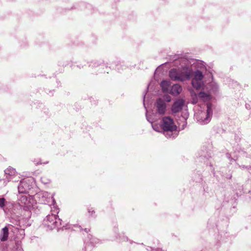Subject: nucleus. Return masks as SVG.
<instances>
[{"label":"nucleus","instance_id":"7","mask_svg":"<svg viewBox=\"0 0 251 251\" xmlns=\"http://www.w3.org/2000/svg\"><path fill=\"white\" fill-rule=\"evenodd\" d=\"M55 216L52 215H49L47 217L46 219L45 220V224L48 226H52L55 223Z\"/></svg>","mask_w":251,"mask_h":251},{"label":"nucleus","instance_id":"9","mask_svg":"<svg viewBox=\"0 0 251 251\" xmlns=\"http://www.w3.org/2000/svg\"><path fill=\"white\" fill-rule=\"evenodd\" d=\"M192 84L193 86L196 89H199L202 85V82L201 80H197L196 79H192Z\"/></svg>","mask_w":251,"mask_h":251},{"label":"nucleus","instance_id":"13","mask_svg":"<svg viewBox=\"0 0 251 251\" xmlns=\"http://www.w3.org/2000/svg\"><path fill=\"white\" fill-rule=\"evenodd\" d=\"M88 211L91 216H93V215L95 213V211L93 207L89 208L88 209Z\"/></svg>","mask_w":251,"mask_h":251},{"label":"nucleus","instance_id":"11","mask_svg":"<svg viewBox=\"0 0 251 251\" xmlns=\"http://www.w3.org/2000/svg\"><path fill=\"white\" fill-rule=\"evenodd\" d=\"M199 97L204 100H207L209 99L210 96L204 92H201L199 93Z\"/></svg>","mask_w":251,"mask_h":251},{"label":"nucleus","instance_id":"2","mask_svg":"<svg viewBox=\"0 0 251 251\" xmlns=\"http://www.w3.org/2000/svg\"><path fill=\"white\" fill-rule=\"evenodd\" d=\"M169 76L173 80L184 81L190 77L189 73H180L176 69H172L169 72Z\"/></svg>","mask_w":251,"mask_h":251},{"label":"nucleus","instance_id":"15","mask_svg":"<svg viewBox=\"0 0 251 251\" xmlns=\"http://www.w3.org/2000/svg\"><path fill=\"white\" fill-rule=\"evenodd\" d=\"M165 99L167 102H170L171 100V97L169 95L165 96Z\"/></svg>","mask_w":251,"mask_h":251},{"label":"nucleus","instance_id":"10","mask_svg":"<svg viewBox=\"0 0 251 251\" xmlns=\"http://www.w3.org/2000/svg\"><path fill=\"white\" fill-rule=\"evenodd\" d=\"M203 78V75L202 74V73L199 71L197 70L194 73V77L193 78V79H196L197 80H202Z\"/></svg>","mask_w":251,"mask_h":251},{"label":"nucleus","instance_id":"8","mask_svg":"<svg viewBox=\"0 0 251 251\" xmlns=\"http://www.w3.org/2000/svg\"><path fill=\"white\" fill-rule=\"evenodd\" d=\"M171 83L170 81L163 80L161 82L160 85L162 88V90L164 92H168L169 90V88Z\"/></svg>","mask_w":251,"mask_h":251},{"label":"nucleus","instance_id":"3","mask_svg":"<svg viewBox=\"0 0 251 251\" xmlns=\"http://www.w3.org/2000/svg\"><path fill=\"white\" fill-rule=\"evenodd\" d=\"M156 107L157 111L159 114L163 115L165 114L166 108V104L163 100L159 99L157 100L156 102Z\"/></svg>","mask_w":251,"mask_h":251},{"label":"nucleus","instance_id":"5","mask_svg":"<svg viewBox=\"0 0 251 251\" xmlns=\"http://www.w3.org/2000/svg\"><path fill=\"white\" fill-rule=\"evenodd\" d=\"M9 236V230L7 226L3 228L0 231V239L2 242L6 241L8 240Z\"/></svg>","mask_w":251,"mask_h":251},{"label":"nucleus","instance_id":"14","mask_svg":"<svg viewBox=\"0 0 251 251\" xmlns=\"http://www.w3.org/2000/svg\"><path fill=\"white\" fill-rule=\"evenodd\" d=\"M5 199L4 198H0V206L3 207L4 206Z\"/></svg>","mask_w":251,"mask_h":251},{"label":"nucleus","instance_id":"6","mask_svg":"<svg viewBox=\"0 0 251 251\" xmlns=\"http://www.w3.org/2000/svg\"><path fill=\"white\" fill-rule=\"evenodd\" d=\"M181 91L182 88L180 85L176 84L172 86L170 93L173 95L177 96L181 93Z\"/></svg>","mask_w":251,"mask_h":251},{"label":"nucleus","instance_id":"1","mask_svg":"<svg viewBox=\"0 0 251 251\" xmlns=\"http://www.w3.org/2000/svg\"><path fill=\"white\" fill-rule=\"evenodd\" d=\"M161 127L164 131L173 132L176 130L174 120L169 116L164 117L161 121Z\"/></svg>","mask_w":251,"mask_h":251},{"label":"nucleus","instance_id":"4","mask_svg":"<svg viewBox=\"0 0 251 251\" xmlns=\"http://www.w3.org/2000/svg\"><path fill=\"white\" fill-rule=\"evenodd\" d=\"M184 101L183 100L178 99L176 100L172 106V111L173 113H176L180 112L184 105Z\"/></svg>","mask_w":251,"mask_h":251},{"label":"nucleus","instance_id":"12","mask_svg":"<svg viewBox=\"0 0 251 251\" xmlns=\"http://www.w3.org/2000/svg\"><path fill=\"white\" fill-rule=\"evenodd\" d=\"M212 110L211 108V104L208 103L207 104V117L206 119L210 117L212 115Z\"/></svg>","mask_w":251,"mask_h":251}]
</instances>
